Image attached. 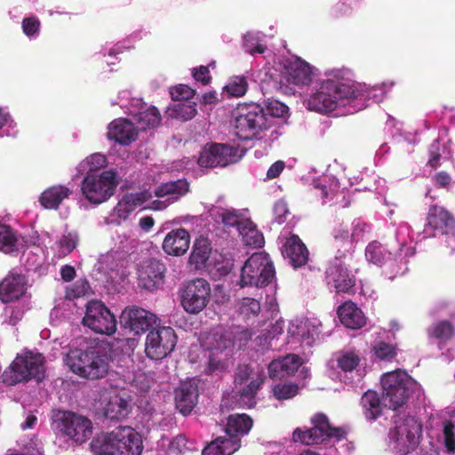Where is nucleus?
<instances>
[{
	"mask_svg": "<svg viewBox=\"0 0 455 455\" xmlns=\"http://www.w3.org/2000/svg\"><path fill=\"white\" fill-rule=\"evenodd\" d=\"M338 315L340 322L347 328L360 329L366 323L363 311L352 301H346L339 306Z\"/></svg>",
	"mask_w": 455,
	"mask_h": 455,
	"instance_id": "72a5a7b5",
	"label": "nucleus"
},
{
	"mask_svg": "<svg viewBox=\"0 0 455 455\" xmlns=\"http://www.w3.org/2000/svg\"><path fill=\"white\" fill-rule=\"evenodd\" d=\"M233 263L221 253L214 251L213 257H212L205 270L212 275L215 278L227 275L232 269Z\"/></svg>",
	"mask_w": 455,
	"mask_h": 455,
	"instance_id": "de8ad7c7",
	"label": "nucleus"
},
{
	"mask_svg": "<svg viewBox=\"0 0 455 455\" xmlns=\"http://www.w3.org/2000/svg\"><path fill=\"white\" fill-rule=\"evenodd\" d=\"M52 425L57 434L75 443H84L92 433V422L86 417L71 411H58L53 417Z\"/></svg>",
	"mask_w": 455,
	"mask_h": 455,
	"instance_id": "ddd939ff",
	"label": "nucleus"
},
{
	"mask_svg": "<svg viewBox=\"0 0 455 455\" xmlns=\"http://www.w3.org/2000/svg\"><path fill=\"white\" fill-rule=\"evenodd\" d=\"M196 104L191 101H174L167 108V115L172 118L188 121L196 115Z\"/></svg>",
	"mask_w": 455,
	"mask_h": 455,
	"instance_id": "8fccbe9b",
	"label": "nucleus"
},
{
	"mask_svg": "<svg viewBox=\"0 0 455 455\" xmlns=\"http://www.w3.org/2000/svg\"><path fill=\"white\" fill-rule=\"evenodd\" d=\"M91 449L94 455H140L143 445L137 432L132 427H122L93 438Z\"/></svg>",
	"mask_w": 455,
	"mask_h": 455,
	"instance_id": "39448f33",
	"label": "nucleus"
},
{
	"mask_svg": "<svg viewBox=\"0 0 455 455\" xmlns=\"http://www.w3.org/2000/svg\"><path fill=\"white\" fill-rule=\"evenodd\" d=\"M395 236L398 244L396 251L401 253V257H403L406 249L412 248L407 245L408 242L411 240L409 225L404 222L400 223L395 229Z\"/></svg>",
	"mask_w": 455,
	"mask_h": 455,
	"instance_id": "bf43d9fd",
	"label": "nucleus"
},
{
	"mask_svg": "<svg viewBox=\"0 0 455 455\" xmlns=\"http://www.w3.org/2000/svg\"><path fill=\"white\" fill-rule=\"evenodd\" d=\"M213 155L216 159L223 158V162H225V166L237 162L240 160L244 155L245 151L239 147L226 145V144H212L210 145Z\"/></svg>",
	"mask_w": 455,
	"mask_h": 455,
	"instance_id": "49530a36",
	"label": "nucleus"
},
{
	"mask_svg": "<svg viewBox=\"0 0 455 455\" xmlns=\"http://www.w3.org/2000/svg\"><path fill=\"white\" fill-rule=\"evenodd\" d=\"M83 323L95 332L111 335L116 330V319L100 301L92 300L86 306Z\"/></svg>",
	"mask_w": 455,
	"mask_h": 455,
	"instance_id": "dca6fc26",
	"label": "nucleus"
},
{
	"mask_svg": "<svg viewBox=\"0 0 455 455\" xmlns=\"http://www.w3.org/2000/svg\"><path fill=\"white\" fill-rule=\"evenodd\" d=\"M157 317L153 313L141 307L125 308L120 315L121 325L134 334H140L156 323Z\"/></svg>",
	"mask_w": 455,
	"mask_h": 455,
	"instance_id": "4be33fe9",
	"label": "nucleus"
},
{
	"mask_svg": "<svg viewBox=\"0 0 455 455\" xmlns=\"http://www.w3.org/2000/svg\"><path fill=\"white\" fill-rule=\"evenodd\" d=\"M325 76L306 100L310 110L328 113L339 107L350 106L353 111H359L370 102H381L395 84L391 80L374 86L357 83L352 70L346 68L327 70Z\"/></svg>",
	"mask_w": 455,
	"mask_h": 455,
	"instance_id": "f257e3e1",
	"label": "nucleus"
},
{
	"mask_svg": "<svg viewBox=\"0 0 455 455\" xmlns=\"http://www.w3.org/2000/svg\"><path fill=\"white\" fill-rule=\"evenodd\" d=\"M106 165V156L100 153H94L79 163L76 170L81 174H86L91 172H100L99 170L104 168Z\"/></svg>",
	"mask_w": 455,
	"mask_h": 455,
	"instance_id": "603ef678",
	"label": "nucleus"
},
{
	"mask_svg": "<svg viewBox=\"0 0 455 455\" xmlns=\"http://www.w3.org/2000/svg\"><path fill=\"white\" fill-rule=\"evenodd\" d=\"M299 392V387L292 383H279L273 387V393L276 399L284 400L294 397Z\"/></svg>",
	"mask_w": 455,
	"mask_h": 455,
	"instance_id": "e2e57ef3",
	"label": "nucleus"
},
{
	"mask_svg": "<svg viewBox=\"0 0 455 455\" xmlns=\"http://www.w3.org/2000/svg\"><path fill=\"white\" fill-rule=\"evenodd\" d=\"M243 48L250 54L263 53L266 48L261 44V34L247 33L243 37Z\"/></svg>",
	"mask_w": 455,
	"mask_h": 455,
	"instance_id": "052dcab7",
	"label": "nucleus"
},
{
	"mask_svg": "<svg viewBox=\"0 0 455 455\" xmlns=\"http://www.w3.org/2000/svg\"><path fill=\"white\" fill-rule=\"evenodd\" d=\"M238 233L242 236L243 242L248 246L260 248L264 245L263 235L256 228L250 219L240 228Z\"/></svg>",
	"mask_w": 455,
	"mask_h": 455,
	"instance_id": "09e8293b",
	"label": "nucleus"
},
{
	"mask_svg": "<svg viewBox=\"0 0 455 455\" xmlns=\"http://www.w3.org/2000/svg\"><path fill=\"white\" fill-rule=\"evenodd\" d=\"M311 428H296L292 434V440L305 445H314L328 441H339L344 437L345 432L338 427H331L328 418L323 413L315 414L311 419Z\"/></svg>",
	"mask_w": 455,
	"mask_h": 455,
	"instance_id": "f8f14e48",
	"label": "nucleus"
},
{
	"mask_svg": "<svg viewBox=\"0 0 455 455\" xmlns=\"http://www.w3.org/2000/svg\"><path fill=\"white\" fill-rule=\"evenodd\" d=\"M301 365L300 358L293 354L273 360L268 365L269 376L273 379L293 374Z\"/></svg>",
	"mask_w": 455,
	"mask_h": 455,
	"instance_id": "f704fd0d",
	"label": "nucleus"
},
{
	"mask_svg": "<svg viewBox=\"0 0 455 455\" xmlns=\"http://www.w3.org/2000/svg\"><path fill=\"white\" fill-rule=\"evenodd\" d=\"M381 387L385 407L392 410L402 406L411 394L420 395V386L401 370L383 374Z\"/></svg>",
	"mask_w": 455,
	"mask_h": 455,
	"instance_id": "0eeeda50",
	"label": "nucleus"
},
{
	"mask_svg": "<svg viewBox=\"0 0 455 455\" xmlns=\"http://www.w3.org/2000/svg\"><path fill=\"white\" fill-rule=\"evenodd\" d=\"M415 253L414 248H407L404 256L397 251L395 255L378 241L371 242L365 248L366 260L382 269V275L389 280L404 275L407 270L408 258Z\"/></svg>",
	"mask_w": 455,
	"mask_h": 455,
	"instance_id": "6e6552de",
	"label": "nucleus"
},
{
	"mask_svg": "<svg viewBox=\"0 0 455 455\" xmlns=\"http://www.w3.org/2000/svg\"><path fill=\"white\" fill-rule=\"evenodd\" d=\"M313 186L319 191L323 204L331 202L339 196L345 198L344 192L339 190V182L334 178L324 177L323 180H315Z\"/></svg>",
	"mask_w": 455,
	"mask_h": 455,
	"instance_id": "a19ab883",
	"label": "nucleus"
},
{
	"mask_svg": "<svg viewBox=\"0 0 455 455\" xmlns=\"http://www.w3.org/2000/svg\"><path fill=\"white\" fill-rule=\"evenodd\" d=\"M263 376H257L250 380V383L236 387L239 393V403L243 407L251 408L256 404V394L263 384Z\"/></svg>",
	"mask_w": 455,
	"mask_h": 455,
	"instance_id": "37998d69",
	"label": "nucleus"
},
{
	"mask_svg": "<svg viewBox=\"0 0 455 455\" xmlns=\"http://www.w3.org/2000/svg\"><path fill=\"white\" fill-rule=\"evenodd\" d=\"M275 277V267L265 252L253 253L241 268L237 284L243 287H263Z\"/></svg>",
	"mask_w": 455,
	"mask_h": 455,
	"instance_id": "9b49d317",
	"label": "nucleus"
},
{
	"mask_svg": "<svg viewBox=\"0 0 455 455\" xmlns=\"http://www.w3.org/2000/svg\"><path fill=\"white\" fill-rule=\"evenodd\" d=\"M45 375L44 357L39 353L27 351L18 355L3 372V383L14 386L29 380L42 381Z\"/></svg>",
	"mask_w": 455,
	"mask_h": 455,
	"instance_id": "423d86ee",
	"label": "nucleus"
},
{
	"mask_svg": "<svg viewBox=\"0 0 455 455\" xmlns=\"http://www.w3.org/2000/svg\"><path fill=\"white\" fill-rule=\"evenodd\" d=\"M208 212L216 222H221L226 227H234L238 232L240 228L250 219L247 209L212 205Z\"/></svg>",
	"mask_w": 455,
	"mask_h": 455,
	"instance_id": "b1692460",
	"label": "nucleus"
},
{
	"mask_svg": "<svg viewBox=\"0 0 455 455\" xmlns=\"http://www.w3.org/2000/svg\"><path fill=\"white\" fill-rule=\"evenodd\" d=\"M210 294L211 287L206 280H191L180 291L181 305L188 313L197 314L208 304Z\"/></svg>",
	"mask_w": 455,
	"mask_h": 455,
	"instance_id": "2eb2a0df",
	"label": "nucleus"
},
{
	"mask_svg": "<svg viewBox=\"0 0 455 455\" xmlns=\"http://www.w3.org/2000/svg\"><path fill=\"white\" fill-rule=\"evenodd\" d=\"M189 244V233L185 228H177L166 235L163 242V249L169 255L180 256L187 252Z\"/></svg>",
	"mask_w": 455,
	"mask_h": 455,
	"instance_id": "c756f323",
	"label": "nucleus"
},
{
	"mask_svg": "<svg viewBox=\"0 0 455 455\" xmlns=\"http://www.w3.org/2000/svg\"><path fill=\"white\" fill-rule=\"evenodd\" d=\"M73 191L64 185H54L44 190L39 197L40 204L49 210H56Z\"/></svg>",
	"mask_w": 455,
	"mask_h": 455,
	"instance_id": "473e14b6",
	"label": "nucleus"
},
{
	"mask_svg": "<svg viewBox=\"0 0 455 455\" xmlns=\"http://www.w3.org/2000/svg\"><path fill=\"white\" fill-rule=\"evenodd\" d=\"M24 246V238L10 226L0 222V251L13 253L21 251Z\"/></svg>",
	"mask_w": 455,
	"mask_h": 455,
	"instance_id": "c9c22d12",
	"label": "nucleus"
},
{
	"mask_svg": "<svg viewBox=\"0 0 455 455\" xmlns=\"http://www.w3.org/2000/svg\"><path fill=\"white\" fill-rule=\"evenodd\" d=\"M266 116L273 120L274 124L282 131V126L274 119L275 117L283 118L287 116L289 108L286 105L276 100H268L264 109Z\"/></svg>",
	"mask_w": 455,
	"mask_h": 455,
	"instance_id": "4d7b16f0",
	"label": "nucleus"
},
{
	"mask_svg": "<svg viewBox=\"0 0 455 455\" xmlns=\"http://www.w3.org/2000/svg\"><path fill=\"white\" fill-rule=\"evenodd\" d=\"M213 252L210 241L202 236L198 237L193 246L190 262L195 264L196 268H205L212 257H213Z\"/></svg>",
	"mask_w": 455,
	"mask_h": 455,
	"instance_id": "58836bf2",
	"label": "nucleus"
},
{
	"mask_svg": "<svg viewBox=\"0 0 455 455\" xmlns=\"http://www.w3.org/2000/svg\"><path fill=\"white\" fill-rule=\"evenodd\" d=\"M127 263L125 252L110 249L100 257L97 269L107 275L108 281L114 283L126 275L125 267Z\"/></svg>",
	"mask_w": 455,
	"mask_h": 455,
	"instance_id": "412c9836",
	"label": "nucleus"
},
{
	"mask_svg": "<svg viewBox=\"0 0 455 455\" xmlns=\"http://www.w3.org/2000/svg\"><path fill=\"white\" fill-rule=\"evenodd\" d=\"M363 413L368 419H376L382 412L385 406L383 399L380 400L375 391L368 390L361 398Z\"/></svg>",
	"mask_w": 455,
	"mask_h": 455,
	"instance_id": "c03bdc74",
	"label": "nucleus"
},
{
	"mask_svg": "<svg viewBox=\"0 0 455 455\" xmlns=\"http://www.w3.org/2000/svg\"><path fill=\"white\" fill-rule=\"evenodd\" d=\"M251 336L252 333L242 326L217 330L209 334L206 339L207 349L210 351L208 371L213 372L226 370L235 347H242Z\"/></svg>",
	"mask_w": 455,
	"mask_h": 455,
	"instance_id": "20e7f679",
	"label": "nucleus"
},
{
	"mask_svg": "<svg viewBox=\"0 0 455 455\" xmlns=\"http://www.w3.org/2000/svg\"><path fill=\"white\" fill-rule=\"evenodd\" d=\"M136 104L140 105L139 109L130 110L133 121L138 124L137 129L146 130L156 127L161 122V115L156 108L146 107L138 99L132 100Z\"/></svg>",
	"mask_w": 455,
	"mask_h": 455,
	"instance_id": "2f4dec72",
	"label": "nucleus"
},
{
	"mask_svg": "<svg viewBox=\"0 0 455 455\" xmlns=\"http://www.w3.org/2000/svg\"><path fill=\"white\" fill-rule=\"evenodd\" d=\"M282 254L293 267L305 265L308 259V251L298 235H292L283 244Z\"/></svg>",
	"mask_w": 455,
	"mask_h": 455,
	"instance_id": "c85d7f7f",
	"label": "nucleus"
},
{
	"mask_svg": "<svg viewBox=\"0 0 455 455\" xmlns=\"http://www.w3.org/2000/svg\"><path fill=\"white\" fill-rule=\"evenodd\" d=\"M176 343L177 336L172 327H159L148 333L145 352L148 358L160 360L173 351Z\"/></svg>",
	"mask_w": 455,
	"mask_h": 455,
	"instance_id": "4468645a",
	"label": "nucleus"
},
{
	"mask_svg": "<svg viewBox=\"0 0 455 455\" xmlns=\"http://www.w3.org/2000/svg\"><path fill=\"white\" fill-rule=\"evenodd\" d=\"M118 184L117 172L114 170L91 172L81 182V192L88 202L99 205L113 196Z\"/></svg>",
	"mask_w": 455,
	"mask_h": 455,
	"instance_id": "1a4fd4ad",
	"label": "nucleus"
},
{
	"mask_svg": "<svg viewBox=\"0 0 455 455\" xmlns=\"http://www.w3.org/2000/svg\"><path fill=\"white\" fill-rule=\"evenodd\" d=\"M78 235L76 233L63 235L55 243V252L59 258L69 254L77 245Z\"/></svg>",
	"mask_w": 455,
	"mask_h": 455,
	"instance_id": "6e6d98bb",
	"label": "nucleus"
},
{
	"mask_svg": "<svg viewBox=\"0 0 455 455\" xmlns=\"http://www.w3.org/2000/svg\"><path fill=\"white\" fill-rule=\"evenodd\" d=\"M283 76L290 84L298 86L307 85L315 76V68L305 60L297 58L286 61Z\"/></svg>",
	"mask_w": 455,
	"mask_h": 455,
	"instance_id": "5701e85b",
	"label": "nucleus"
},
{
	"mask_svg": "<svg viewBox=\"0 0 455 455\" xmlns=\"http://www.w3.org/2000/svg\"><path fill=\"white\" fill-rule=\"evenodd\" d=\"M198 388L194 379L180 383L175 390V405L184 416L189 415L197 403Z\"/></svg>",
	"mask_w": 455,
	"mask_h": 455,
	"instance_id": "bb28decb",
	"label": "nucleus"
},
{
	"mask_svg": "<svg viewBox=\"0 0 455 455\" xmlns=\"http://www.w3.org/2000/svg\"><path fill=\"white\" fill-rule=\"evenodd\" d=\"M150 198L151 194L147 190L124 194L109 215L104 219V224L120 225L137 208L141 207Z\"/></svg>",
	"mask_w": 455,
	"mask_h": 455,
	"instance_id": "f3484780",
	"label": "nucleus"
},
{
	"mask_svg": "<svg viewBox=\"0 0 455 455\" xmlns=\"http://www.w3.org/2000/svg\"><path fill=\"white\" fill-rule=\"evenodd\" d=\"M223 158L216 159L215 156L210 146L205 147L204 150L201 152L197 163L201 167H217V166H225V162H223Z\"/></svg>",
	"mask_w": 455,
	"mask_h": 455,
	"instance_id": "0e129e2a",
	"label": "nucleus"
},
{
	"mask_svg": "<svg viewBox=\"0 0 455 455\" xmlns=\"http://www.w3.org/2000/svg\"><path fill=\"white\" fill-rule=\"evenodd\" d=\"M241 446L238 439H228L227 436H220L207 445L202 451V455H231Z\"/></svg>",
	"mask_w": 455,
	"mask_h": 455,
	"instance_id": "ea45409f",
	"label": "nucleus"
},
{
	"mask_svg": "<svg viewBox=\"0 0 455 455\" xmlns=\"http://www.w3.org/2000/svg\"><path fill=\"white\" fill-rule=\"evenodd\" d=\"M394 427L388 434V447L401 454H407L419 444L421 425L411 416L397 415Z\"/></svg>",
	"mask_w": 455,
	"mask_h": 455,
	"instance_id": "9d476101",
	"label": "nucleus"
},
{
	"mask_svg": "<svg viewBox=\"0 0 455 455\" xmlns=\"http://www.w3.org/2000/svg\"><path fill=\"white\" fill-rule=\"evenodd\" d=\"M427 227L432 228L437 235H444L448 247L451 251H455V220L451 214L443 208L438 205L430 207L427 214Z\"/></svg>",
	"mask_w": 455,
	"mask_h": 455,
	"instance_id": "a211bd4d",
	"label": "nucleus"
},
{
	"mask_svg": "<svg viewBox=\"0 0 455 455\" xmlns=\"http://www.w3.org/2000/svg\"><path fill=\"white\" fill-rule=\"evenodd\" d=\"M21 28L23 33L29 38L35 39L40 34L41 23L36 16L26 17L22 20Z\"/></svg>",
	"mask_w": 455,
	"mask_h": 455,
	"instance_id": "338daca9",
	"label": "nucleus"
},
{
	"mask_svg": "<svg viewBox=\"0 0 455 455\" xmlns=\"http://www.w3.org/2000/svg\"><path fill=\"white\" fill-rule=\"evenodd\" d=\"M26 280L20 274L8 275L0 283V299L8 303L18 299L25 291Z\"/></svg>",
	"mask_w": 455,
	"mask_h": 455,
	"instance_id": "7c9ffc66",
	"label": "nucleus"
},
{
	"mask_svg": "<svg viewBox=\"0 0 455 455\" xmlns=\"http://www.w3.org/2000/svg\"><path fill=\"white\" fill-rule=\"evenodd\" d=\"M332 237L336 247H339L337 256L343 259L347 258V253L352 251V234L351 228L343 224H339L332 230Z\"/></svg>",
	"mask_w": 455,
	"mask_h": 455,
	"instance_id": "79ce46f5",
	"label": "nucleus"
},
{
	"mask_svg": "<svg viewBox=\"0 0 455 455\" xmlns=\"http://www.w3.org/2000/svg\"><path fill=\"white\" fill-rule=\"evenodd\" d=\"M107 137L120 145L128 146L137 139L138 129L132 121L117 118L108 124Z\"/></svg>",
	"mask_w": 455,
	"mask_h": 455,
	"instance_id": "cd10ccee",
	"label": "nucleus"
},
{
	"mask_svg": "<svg viewBox=\"0 0 455 455\" xmlns=\"http://www.w3.org/2000/svg\"><path fill=\"white\" fill-rule=\"evenodd\" d=\"M165 271L164 265L156 259L143 261L138 268L139 285L153 290L161 283Z\"/></svg>",
	"mask_w": 455,
	"mask_h": 455,
	"instance_id": "a878e982",
	"label": "nucleus"
},
{
	"mask_svg": "<svg viewBox=\"0 0 455 455\" xmlns=\"http://www.w3.org/2000/svg\"><path fill=\"white\" fill-rule=\"evenodd\" d=\"M188 191V183L184 180L169 181L161 184L155 190L156 196L158 198H166V202L173 203Z\"/></svg>",
	"mask_w": 455,
	"mask_h": 455,
	"instance_id": "4c0bfd02",
	"label": "nucleus"
},
{
	"mask_svg": "<svg viewBox=\"0 0 455 455\" xmlns=\"http://www.w3.org/2000/svg\"><path fill=\"white\" fill-rule=\"evenodd\" d=\"M374 355L380 360H391L396 355L395 347L392 344L379 341L372 347Z\"/></svg>",
	"mask_w": 455,
	"mask_h": 455,
	"instance_id": "774afa93",
	"label": "nucleus"
},
{
	"mask_svg": "<svg viewBox=\"0 0 455 455\" xmlns=\"http://www.w3.org/2000/svg\"><path fill=\"white\" fill-rule=\"evenodd\" d=\"M159 446L169 447V453L181 454L187 451H192L195 449V443L193 441L187 439L183 435H180L173 438L172 441L168 438H162Z\"/></svg>",
	"mask_w": 455,
	"mask_h": 455,
	"instance_id": "3c124183",
	"label": "nucleus"
},
{
	"mask_svg": "<svg viewBox=\"0 0 455 455\" xmlns=\"http://www.w3.org/2000/svg\"><path fill=\"white\" fill-rule=\"evenodd\" d=\"M321 322L318 319H295L290 323L288 335L290 342L311 347L319 338Z\"/></svg>",
	"mask_w": 455,
	"mask_h": 455,
	"instance_id": "aec40b11",
	"label": "nucleus"
},
{
	"mask_svg": "<svg viewBox=\"0 0 455 455\" xmlns=\"http://www.w3.org/2000/svg\"><path fill=\"white\" fill-rule=\"evenodd\" d=\"M224 89L231 96L241 97L248 89L246 78L243 76L232 77Z\"/></svg>",
	"mask_w": 455,
	"mask_h": 455,
	"instance_id": "680f3d73",
	"label": "nucleus"
},
{
	"mask_svg": "<svg viewBox=\"0 0 455 455\" xmlns=\"http://www.w3.org/2000/svg\"><path fill=\"white\" fill-rule=\"evenodd\" d=\"M235 134L240 140H265L275 141L283 133L274 124L272 119L266 116L264 108L256 103L239 106L235 114Z\"/></svg>",
	"mask_w": 455,
	"mask_h": 455,
	"instance_id": "f03ea898",
	"label": "nucleus"
},
{
	"mask_svg": "<svg viewBox=\"0 0 455 455\" xmlns=\"http://www.w3.org/2000/svg\"><path fill=\"white\" fill-rule=\"evenodd\" d=\"M338 367L345 374H352L359 364L360 357L355 351H341L337 355Z\"/></svg>",
	"mask_w": 455,
	"mask_h": 455,
	"instance_id": "864d4df0",
	"label": "nucleus"
},
{
	"mask_svg": "<svg viewBox=\"0 0 455 455\" xmlns=\"http://www.w3.org/2000/svg\"><path fill=\"white\" fill-rule=\"evenodd\" d=\"M427 334L431 342L436 341L439 345L443 344L453 336L454 327L447 320L439 321L427 328Z\"/></svg>",
	"mask_w": 455,
	"mask_h": 455,
	"instance_id": "a18cd8bd",
	"label": "nucleus"
},
{
	"mask_svg": "<svg viewBox=\"0 0 455 455\" xmlns=\"http://www.w3.org/2000/svg\"><path fill=\"white\" fill-rule=\"evenodd\" d=\"M252 419L246 414H233L228 419L226 435L228 439H238L249 433Z\"/></svg>",
	"mask_w": 455,
	"mask_h": 455,
	"instance_id": "e433bc0d",
	"label": "nucleus"
},
{
	"mask_svg": "<svg viewBox=\"0 0 455 455\" xmlns=\"http://www.w3.org/2000/svg\"><path fill=\"white\" fill-rule=\"evenodd\" d=\"M428 164L432 168H437L441 165V159H449L451 156V150L446 145L441 146L438 140L433 141L428 149Z\"/></svg>",
	"mask_w": 455,
	"mask_h": 455,
	"instance_id": "5fc2aeb1",
	"label": "nucleus"
},
{
	"mask_svg": "<svg viewBox=\"0 0 455 455\" xmlns=\"http://www.w3.org/2000/svg\"><path fill=\"white\" fill-rule=\"evenodd\" d=\"M442 441L449 453H455V425L451 420L442 423Z\"/></svg>",
	"mask_w": 455,
	"mask_h": 455,
	"instance_id": "13d9d810",
	"label": "nucleus"
},
{
	"mask_svg": "<svg viewBox=\"0 0 455 455\" xmlns=\"http://www.w3.org/2000/svg\"><path fill=\"white\" fill-rule=\"evenodd\" d=\"M341 256H336L326 270V282L331 291L347 292L355 283L354 275H350L346 260Z\"/></svg>",
	"mask_w": 455,
	"mask_h": 455,
	"instance_id": "6ab92c4d",
	"label": "nucleus"
},
{
	"mask_svg": "<svg viewBox=\"0 0 455 455\" xmlns=\"http://www.w3.org/2000/svg\"><path fill=\"white\" fill-rule=\"evenodd\" d=\"M103 412L105 418L110 420H121L131 411V403L127 396L116 391H111L103 397Z\"/></svg>",
	"mask_w": 455,
	"mask_h": 455,
	"instance_id": "393cba45",
	"label": "nucleus"
},
{
	"mask_svg": "<svg viewBox=\"0 0 455 455\" xmlns=\"http://www.w3.org/2000/svg\"><path fill=\"white\" fill-rule=\"evenodd\" d=\"M352 248L354 244L362 241L371 231V227L360 219L355 220L351 224Z\"/></svg>",
	"mask_w": 455,
	"mask_h": 455,
	"instance_id": "69168bd1",
	"label": "nucleus"
},
{
	"mask_svg": "<svg viewBox=\"0 0 455 455\" xmlns=\"http://www.w3.org/2000/svg\"><path fill=\"white\" fill-rule=\"evenodd\" d=\"M76 344L77 347L71 348L64 358L66 365L83 378L96 379L104 377L108 363L103 349L84 338H78Z\"/></svg>",
	"mask_w": 455,
	"mask_h": 455,
	"instance_id": "7ed1b4c3",
	"label": "nucleus"
}]
</instances>
